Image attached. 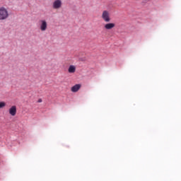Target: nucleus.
<instances>
[{
	"mask_svg": "<svg viewBox=\"0 0 181 181\" xmlns=\"http://www.w3.org/2000/svg\"><path fill=\"white\" fill-rule=\"evenodd\" d=\"M9 18V11L8 8L2 6L0 7V21H6Z\"/></svg>",
	"mask_w": 181,
	"mask_h": 181,
	"instance_id": "f257e3e1",
	"label": "nucleus"
},
{
	"mask_svg": "<svg viewBox=\"0 0 181 181\" xmlns=\"http://www.w3.org/2000/svg\"><path fill=\"white\" fill-rule=\"evenodd\" d=\"M101 18L104 22H106V23L111 22V15L110 14V11L107 10H104L102 12Z\"/></svg>",
	"mask_w": 181,
	"mask_h": 181,
	"instance_id": "f03ea898",
	"label": "nucleus"
},
{
	"mask_svg": "<svg viewBox=\"0 0 181 181\" xmlns=\"http://www.w3.org/2000/svg\"><path fill=\"white\" fill-rule=\"evenodd\" d=\"M40 29L41 32H45V30H47V21H46V20L40 21Z\"/></svg>",
	"mask_w": 181,
	"mask_h": 181,
	"instance_id": "7ed1b4c3",
	"label": "nucleus"
},
{
	"mask_svg": "<svg viewBox=\"0 0 181 181\" xmlns=\"http://www.w3.org/2000/svg\"><path fill=\"white\" fill-rule=\"evenodd\" d=\"M62 5H63V3L62 2V0H55L52 3V8L54 9H60Z\"/></svg>",
	"mask_w": 181,
	"mask_h": 181,
	"instance_id": "20e7f679",
	"label": "nucleus"
},
{
	"mask_svg": "<svg viewBox=\"0 0 181 181\" xmlns=\"http://www.w3.org/2000/svg\"><path fill=\"white\" fill-rule=\"evenodd\" d=\"M115 28V23H110L108 22L107 23L105 24L104 28L106 30H111V29H114Z\"/></svg>",
	"mask_w": 181,
	"mask_h": 181,
	"instance_id": "39448f33",
	"label": "nucleus"
},
{
	"mask_svg": "<svg viewBox=\"0 0 181 181\" xmlns=\"http://www.w3.org/2000/svg\"><path fill=\"white\" fill-rule=\"evenodd\" d=\"M8 112L11 117H15V115H16V106H11L8 110Z\"/></svg>",
	"mask_w": 181,
	"mask_h": 181,
	"instance_id": "423d86ee",
	"label": "nucleus"
},
{
	"mask_svg": "<svg viewBox=\"0 0 181 181\" xmlns=\"http://www.w3.org/2000/svg\"><path fill=\"white\" fill-rule=\"evenodd\" d=\"M80 88H81V84H76L75 86H74L71 88V91L72 93H77V91H78V90H80Z\"/></svg>",
	"mask_w": 181,
	"mask_h": 181,
	"instance_id": "0eeeda50",
	"label": "nucleus"
},
{
	"mask_svg": "<svg viewBox=\"0 0 181 181\" xmlns=\"http://www.w3.org/2000/svg\"><path fill=\"white\" fill-rule=\"evenodd\" d=\"M68 72L69 73H76V66L74 65H70L69 69H68Z\"/></svg>",
	"mask_w": 181,
	"mask_h": 181,
	"instance_id": "6e6552de",
	"label": "nucleus"
},
{
	"mask_svg": "<svg viewBox=\"0 0 181 181\" xmlns=\"http://www.w3.org/2000/svg\"><path fill=\"white\" fill-rule=\"evenodd\" d=\"M6 107V103L1 101L0 102V110L1 108H5Z\"/></svg>",
	"mask_w": 181,
	"mask_h": 181,
	"instance_id": "1a4fd4ad",
	"label": "nucleus"
},
{
	"mask_svg": "<svg viewBox=\"0 0 181 181\" xmlns=\"http://www.w3.org/2000/svg\"><path fill=\"white\" fill-rule=\"evenodd\" d=\"M37 103H42V99H39Z\"/></svg>",
	"mask_w": 181,
	"mask_h": 181,
	"instance_id": "9d476101",
	"label": "nucleus"
}]
</instances>
